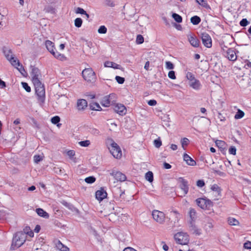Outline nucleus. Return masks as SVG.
I'll use <instances>...</instances> for the list:
<instances>
[{
	"label": "nucleus",
	"instance_id": "nucleus-1",
	"mask_svg": "<svg viewBox=\"0 0 251 251\" xmlns=\"http://www.w3.org/2000/svg\"><path fill=\"white\" fill-rule=\"evenodd\" d=\"M105 144L114 157L117 159L121 157L122 153L121 148L112 138H108L106 140Z\"/></svg>",
	"mask_w": 251,
	"mask_h": 251
},
{
	"label": "nucleus",
	"instance_id": "nucleus-2",
	"mask_svg": "<svg viewBox=\"0 0 251 251\" xmlns=\"http://www.w3.org/2000/svg\"><path fill=\"white\" fill-rule=\"evenodd\" d=\"M26 235L23 231H19L15 233L12 239L11 250H15L22 246L25 242Z\"/></svg>",
	"mask_w": 251,
	"mask_h": 251
},
{
	"label": "nucleus",
	"instance_id": "nucleus-3",
	"mask_svg": "<svg viewBox=\"0 0 251 251\" xmlns=\"http://www.w3.org/2000/svg\"><path fill=\"white\" fill-rule=\"evenodd\" d=\"M35 89V93L38 96L40 104H43L45 100V89L44 85L40 80L33 82Z\"/></svg>",
	"mask_w": 251,
	"mask_h": 251
},
{
	"label": "nucleus",
	"instance_id": "nucleus-4",
	"mask_svg": "<svg viewBox=\"0 0 251 251\" xmlns=\"http://www.w3.org/2000/svg\"><path fill=\"white\" fill-rule=\"evenodd\" d=\"M82 75L83 78L89 83H94L97 79L96 75L91 68L83 70L82 72Z\"/></svg>",
	"mask_w": 251,
	"mask_h": 251
},
{
	"label": "nucleus",
	"instance_id": "nucleus-5",
	"mask_svg": "<svg viewBox=\"0 0 251 251\" xmlns=\"http://www.w3.org/2000/svg\"><path fill=\"white\" fill-rule=\"evenodd\" d=\"M196 201L197 204L202 209L209 210L213 205V202L206 197L198 198Z\"/></svg>",
	"mask_w": 251,
	"mask_h": 251
},
{
	"label": "nucleus",
	"instance_id": "nucleus-6",
	"mask_svg": "<svg viewBox=\"0 0 251 251\" xmlns=\"http://www.w3.org/2000/svg\"><path fill=\"white\" fill-rule=\"evenodd\" d=\"M176 242L180 245H187L189 241V235L187 233L179 232L174 235Z\"/></svg>",
	"mask_w": 251,
	"mask_h": 251
},
{
	"label": "nucleus",
	"instance_id": "nucleus-7",
	"mask_svg": "<svg viewBox=\"0 0 251 251\" xmlns=\"http://www.w3.org/2000/svg\"><path fill=\"white\" fill-rule=\"evenodd\" d=\"M116 95L114 93L110 94L104 96L101 101V104L104 107H108L110 104H113L116 101Z\"/></svg>",
	"mask_w": 251,
	"mask_h": 251
},
{
	"label": "nucleus",
	"instance_id": "nucleus-8",
	"mask_svg": "<svg viewBox=\"0 0 251 251\" xmlns=\"http://www.w3.org/2000/svg\"><path fill=\"white\" fill-rule=\"evenodd\" d=\"M153 219L160 224H163L165 221V214L161 211L154 210L152 212Z\"/></svg>",
	"mask_w": 251,
	"mask_h": 251
},
{
	"label": "nucleus",
	"instance_id": "nucleus-9",
	"mask_svg": "<svg viewBox=\"0 0 251 251\" xmlns=\"http://www.w3.org/2000/svg\"><path fill=\"white\" fill-rule=\"evenodd\" d=\"M201 38L202 44L205 47L210 48L212 47V39L210 36L207 33H202L201 34Z\"/></svg>",
	"mask_w": 251,
	"mask_h": 251
},
{
	"label": "nucleus",
	"instance_id": "nucleus-10",
	"mask_svg": "<svg viewBox=\"0 0 251 251\" xmlns=\"http://www.w3.org/2000/svg\"><path fill=\"white\" fill-rule=\"evenodd\" d=\"M30 67L31 69V75L32 82L39 81V76L41 75L40 70L37 67L32 65H30Z\"/></svg>",
	"mask_w": 251,
	"mask_h": 251
},
{
	"label": "nucleus",
	"instance_id": "nucleus-11",
	"mask_svg": "<svg viewBox=\"0 0 251 251\" xmlns=\"http://www.w3.org/2000/svg\"><path fill=\"white\" fill-rule=\"evenodd\" d=\"M224 55L231 61H235L237 59L236 52L232 48H228L227 50H224Z\"/></svg>",
	"mask_w": 251,
	"mask_h": 251
},
{
	"label": "nucleus",
	"instance_id": "nucleus-12",
	"mask_svg": "<svg viewBox=\"0 0 251 251\" xmlns=\"http://www.w3.org/2000/svg\"><path fill=\"white\" fill-rule=\"evenodd\" d=\"M110 176H113L117 181L121 182L125 181L126 179V176L124 174L119 171H112L110 173Z\"/></svg>",
	"mask_w": 251,
	"mask_h": 251
},
{
	"label": "nucleus",
	"instance_id": "nucleus-13",
	"mask_svg": "<svg viewBox=\"0 0 251 251\" xmlns=\"http://www.w3.org/2000/svg\"><path fill=\"white\" fill-rule=\"evenodd\" d=\"M114 111L120 115H125L126 113V108L125 106L121 103H117L113 108Z\"/></svg>",
	"mask_w": 251,
	"mask_h": 251
},
{
	"label": "nucleus",
	"instance_id": "nucleus-14",
	"mask_svg": "<svg viewBox=\"0 0 251 251\" xmlns=\"http://www.w3.org/2000/svg\"><path fill=\"white\" fill-rule=\"evenodd\" d=\"M96 198L100 201H102L106 198L107 193L103 188H100V190H97L95 193Z\"/></svg>",
	"mask_w": 251,
	"mask_h": 251
},
{
	"label": "nucleus",
	"instance_id": "nucleus-15",
	"mask_svg": "<svg viewBox=\"0 0 251 251\" xmlns=\"http://www.w3.org/2000/svg\"><path fill=\"white\" fill-rule=\"evenodd\" d=\"M189 230L192 234L196 235H200L201 234V229L198 228L192 221H190Z\"/></svg>",
	"mask_w": 251,
	"mask_h": 251
},
{
	"label": "nucleus",
	"instance_id": "nucleus-16",
	"mask_svg": "<svg viewBox=\"0 0 251 251\" xmlns=\"http://www.w3.org/2000/svg\"><path fill=\"white\" fill-rule=\"evenodd\" d=\"M188 39L190 44L194 47L198 48L200 46V41L195 35H188Z\"/></svg>",
	"mask_w": 251,
	"mask_h": 251
},
{
	"label": "nucleus",
	"instance_id": "nucleus-17",
	"mask_svg": "<svg viewBox=\"0 0 251 251\" xmlns=\"http://www.w3.org/2000/svg\"><path fill=\"white\" fill-rule=\"evenodd\" d=\"M88 103L84 99H79L77 101L76 107L78 111H83L87 107Z\"/></svg>",
	"mask_w": 251,
	"mask_h": 251
},
{
	"label": "nucleus",
	"instance_id": "nucleus-18",
	"mask_svg": "<svg viewBox=\"0 0 251 251\" xmlns=\"http://www.w3.org/2000/svg\"><path fill=\"white\" fill-rule=\"evenodd\" d=\"M215 144L218 148L220 150L221 152L223 154H225L226 151V142L222 140H217L215 142Z\"/></svg>",
	"mask_w": 251,
	"mask_h": 251
},
{
	"label": "nucleus",
	"instance_id": "nucleus-19",
	"mask_svg": "<svg viewBox=\"0 0 251 251\" xmlns=\"http://www.w3.org/2000/svg\"><path fill=\"white\" fill-rule=\"evenodd\" d=\"M45 45L48 51L53 55H55V52L54 51L55 48L54 47V43L50 40H47L45 42Z\"/></svg>",
	"mask_w": 251,
	"mask_h": 251
},
{
	"label": "nucleus",
	"instance_id": "nucleus-20",
	"mask_svg": "<svg viewBox=\"0 0 251 251\" xmlns=\"http://www.w3.org/2000/svg\"><path fill=\"white\" fill-rule=\"evenodd\" d=\"M125 190H122L121 187H116L115 188L113 194L115 197L117 199H124L123 197L125 194Z\"/></svg>",
	"mask_w": 251,
	"mask_h": 251
},
{
	"label": "nucleus",
	"instance_id": "nucleus-21",
	"mask_svg": "<svg viewBox=\"0 0 251 251\" xmlns=\"http://www.w3.org/2000/svg\"><path fill=\"white\" fill-rule=\"evenodd\" d=\"M183 159L188 165L194 166L196 165V162L186 153L183 154Z\"/></svg>",
	"mask_w": 251,
	"mask_h": 251
},
{
	"label": "nucleus",
	"instance_id": "nucleus-22",
	"mask_svg": "<svg viewBox=\"0 0 251 251\" xmlns=\"http://www.w3.org/2000/svg\"><path fill=\"white\" fill-rule=\"evenodd\" d=\"M180 188L183 191L184 194L186 195L188 193L189 191V187L188 181L184 179H182L180 185Z\"/></svg>",
	"mask_w": 251,
	"mask_h": 251
},
{
	"label": "nucleus",
	"instance_id": "nucleus-23",
	"mask_svg": "<svg viewBox=\"0 0 251 251\" xmlns=\"http://www.w3.org/2000/svg\"><path fill=\"white\" fill-rule=\"evenodd\" d=\"M189 85L194 89L199 90L201 89V85L198 79H195L193 81L190 82Z\"/></svg>",
	"mask_w": 251,
	"mask_h": 251
},
{
	"label": "nucleus",
	"instance_id": "nucleus-24",
	"mask_svg": "<svg viewBox=\"0 0 251 251\" xmlns=\"http://www.w3.org/2000/svg\"><path fill=\"white\" fill-rule=\"evenodd\" d=\"M104 66L105 67H110L116 69H121V65L117 64L113 62L107 61L105 62Z\"/></svg>",
	"mask_w": 251,
	"mask_h": 251
},
{
	"label": "nucleus",
	"instance_id": "nucleus-25",
	"mask_svg": "<svg viewBox=\"0 0 251 251\" xmlns=\"http://www.w3.org/2000/svg\"><path fill=\"white\" fill-rule=\"evenodd\" d=\"M36 212L37 214L40 217L46 219H48L49 218V214L42 208H36Z\"/></svg>",
	"mask_w": 251,
	"mask_h": 251
},
{
	"label": "nucleus",
	"instance_id": "nucleus-26",
	"mask_svg": "<svg viewBox=\"0 0 251 251\" xmlns=\"http://www.w3.org/2000/svg\"><path fill=\"white\" fill-rule=\"evenodd\" d=\"M152 86L153 87V90L156 91H158L161 89L162 83L160 81H153L151 83Z\"/></svg>",
	"mask_w": 251,
	"mask_h": 251
},
{
	"label": "nucleus",
	"instance_id": "nucleus-27",
	"mask_svg": "<svg viewBox=\"0 0 251 251\" xmlns=\"http://www.w3.org/2000/svg\"><path fill=\"white\" fill-rule=\"evenodd\" d=\"M9 61L11 65L15 68L17 66H20V65H21V63L19 60L17 58L13 56V55H11L10 59Z\"/></svg>",
	"mask_w": 251,
	"mask_h": 251
},
{
	"label": "nucleus",
	"instance_id": "nucleus-28",
	"mask_svg": "<svg viewBox=\"0 0 251 251\" xmlns=\"http://www.w3.org/2000/svg\"><path fill=\"white\" fill-rule=\"evenodd\" d=\"M191 23L194 25H198L201 22V18L198 16H194L190 19Z\"/></svg>",
	"mask_w": 251,
	"mask_h": 251
},
{
	"label": "nucleus",
	"instance_id": "nucleus-29",
	"mask_svg": "<svg viewBox=\"0 0 251 251\" xmlns=\"http://www.w3.org/2000/svg\"><path fill=\"white\" fill-rule=\"evenodd\" d=\"M90 109L92 110L101 111L102 110L99 104L97 102H94L90 104Z\"/></svg>",
	"mask_w": 251,
	"mask_h": 251
},
{
	"label": "nucleus",
	"instance_id": "nucleus-30",
	"mask_svg": "<svg viewBox=\"0 0 251 251\" xmlns=\"http://www.w3.org/2000/svg\"><path fill=\"white\" fill-rule=\"evenodd\" d=\"M196 211L194 208H191L189 210V214L191 218V221L194 222L196 219Z\"/></svg>",
	"mask_w": 251,
	"mask_h": 251
},
{
	"label": "nucleus",
	"instance_id": "nucleus-31",
	"mask_svg": "<svg viewBox=\"0 0 251 251\" xmlns=\"http://www.w3.org/2000/svg\"><path fill=\"white\" fill-rule=\"evenodd\" d=\"M44 11L46 13H50L51 14H54L55 13V9L51 5H46Z\"/></svg>",
	"mask_w": 251,
	"mask_h": 251
},
{
	"label": "nucleus",
	"instance_id": "nucleus-32",
	"mask_svg": "<svg viewBox=\"0 0 251 251\" xmlns=\"http://www.w3.org/2000/svg\"><path fill=\"white\" fill-rule=\"evenodd\" d=\"M3 52L6 59L8 60H9L10 59V56L11 55H10V54L12 53L11 50L4 47L3 48Z\"/></svg>",
	"mask_w": 251,
	"mask_h": 251
},
{
	"label": "nucleus",
	"instance_id": "nucleus-33",
	"mask_svg": "<svg viewBox=\"0 0 251 251\" xmlns=\"http://www.w3.org/2000/svg\"><path fill=\"white\" fill-rule=\"evenodd\" d=\"M145 178L149 182H152L153 180V173L151 171H148L145 174Z\"/></svg>",
	"mask_w": 251,
	"mask_h": 251
},
{
	"label": "nucleus",
	"instance_id": "nucleus-34",
	"mask_svg": "<svg viewBox=\"0 0 251 251\" xmlns=\"http://www.w3.org/2000/svg\"><path fill=\"white\" fill-rule=\"evenodd\" d=\"M196 2H198L200 5L206 9H211L209 5L207 3L205 0H196Z\"/></svg>",
	"mask_w": 251,
	"mask_h": 251
},
{
	"label": "nucleus",
	"instance_id": "nucleus-35",
	"mask_svg": "<svg viewBox=\"0 0 251 251\" xmlns=\"http://www.w3.org/2000/svg\"><path fill=\"white\" fill-rule=\"evenodd\" d=\"M172 17L174 19V20L178 23H180L182 21V17L176 13H173Z\"/></svg>",
	"mask_w": 251,
	"mask_h": 251
},
{
	"label": "nucleus",
	"instance_id": "nucleus-36",
	"mask_svg": "<svg viewBox=\"0 0 251 251\" xmlns=\"http://www.w3.org/2000/svg\"><path fill=\"white\" fill-rule=\"evenodd\" d=\"M60 121V118L58 116H55L51 118V122L54 125H57L59 126L61 124H58Z\"/></svg>",
	"mask_w": 251,
	"mask_h": 251
},
{
	"label": "nucleus",
	"instance_id": "nucleus-37",
	"mask_svg": "<svg viewBox=\"0 0 251 251\" xmlns=\"http://www.w3.org/2000/svg\"><path fill=\"white\" fill-rule=\"evenodd\" d=\"M228 223L231 226H237L239 224V221L234 218L229 217L228 219Z\"/></svg>",
	"mask_w": 251,
	"mask_h": 251
},
{
	"label": "nucleus",
	"instance_id": "nucleus-38",
	"mask_svg": "<svg viewBox=\"0 0 251 251\" xmlns=\"http://www.w3.org/2000/svg\"><path fill=\"white\" fill-rule=\"evenodd\" d=\"M244 115H245V113L242 110H241L240 109H238L236 113L235 114V115L234 116V118L235 119H241L244 117Z\"/></svg>",
	"mask_w": 251,
	"mask_h": 251
},
{
	"label": "nucleus",
	"instance_id": "nucleus-39",
	"mask_svg": "<svg viewBox=\"0 0 251 251\" xmlns=\"http://www.w3.org/2000/svg\"><path fill=\"white\" fill-rule=\"evenodd\" d=\"M211 189L212 191L216 192L218 194V195H220V193L221 192V188L217 184H213L211 186Z\"/></svg>",
	"mask_w": 251,
	"mask_h": 251
},
{
	"label": "nucleus",
	"instance_id": "nucleus-40",
	"mask_svg": "<svg viewBox=\"0 0 251 251\" xmlns=\"http://www.w3.org/2000/svg\"><path fill=\"white\" fill-rule=\"evenodd\" d=\"M96 179L94 176H90L85 178V181L88 184H92L95 182Z\"/></svg>",
	"mask_w": 251,
	"mask_h": 251
},
{
	"label": "nucleus",
	"instance_id": "nucleus-41",
	"mask_svg": "<svg viewBox=\"0 0 251 251\" xmlns=\"http://www.w3.org/2000/svg\"><path fill=\"white\" fill-rule=\"evenodd\" d=\"M189 140L187 138H183L181 140V143L182 147L185 150V146H188L189 143Z\"/></svg>",
	"mask_w": 251,
	"mask_h": 251
},
{
	"label": "nucleus",
	"instance_id": "nucleus-42",
	"mask_svg": "<svg viewBox=\"0 0 251 251\" xmlns=\"http://www.w3.org/2000/svg\"><path fill=\"white\" fill-rule=\"evenodd\" d=\"M82 24V20L80 18H77L75 20V25L76 27H80L81 26Z\"/></svg>",
	"mask_w": 251,
	"mask_h": 251
},
{
	"label": "nucleus",
	"instance_id": "nucleus-43",
	"mask_svg": "<svg viewBox=\"0 0 251 251\" xmlns=\"http://www.w3.org/2000/svg\"><path fill=\"white\" fill-rule=\"evenodd\" d=\"M21 84L22 85L23 88L27 92H31V88L28 85V83L25 82H22Z\"/></svg>",
	"mask_w": 251,
	"mask_h": 251
},
{
	"label": "nucleus",
	"instance_id": "nucleus-44",
	"mask_svg": "<svg viewBox=\"0 0 251 251\" xmlns=\"http://www.w3.org/2000/svg\"><path fill=\"white\" fill-rule=\"evenodd\" d=\"M78 144L81 147H87L90 145V141L87 140L81 141L78 142Z\"/></svg>",
	"mask_w": 251,
	"mask_h": 251
},
{
	"label": "nucleus",
	"instance_id": "nucleus-45",
	"mask_svg": "<svg viewBox=\"0 0 251 251\" xmlns=\"http://www.w3.org/2000/svg\"><path fill=\"white\" fill-rule=\"evenodd\" d=\"M186 77L190 81V82L193 81L196 79L195 75L191 72H188L187 73Z\"/></svg>",
	"mask_w": 251,
	"mask_h": 251
},
{
	"label": "nucleus",
	"instance_id": "nucleus-46",
	"mask_svg": "<svg viewBox=\"0 0 251 251\" xmlns=\"http://www.w3.org/2000/svg\"><path fill=\"white\" fill-rule=\"evenodd\" d=\"M144 41V37L142 35L139 34L137 36L136 42L137 44H142Z\"/></svg>",
	"mask_w": 251,
	"mask_h": 251
},
{
	"label": "nucleus",
	"instance_id": "nucleus-47",
	"mask_svg": "<svg viewBox=\"0 0 251 251\" xmlns=\"http://www.w3.org/2000/svg\"><path fill=\"white\" fill-rule=\"evenodd\" d=\"M155 147L157 148H159L162 145V141L160 138H158L153 141Z\"/></svg>",
	"mask_w": 251,
	"mask_h": 251
},
{
	"label": "nucleus",
	"instance_id": "nucleus-48",
	"mask_svg": "<svg viewBox=\"0 0 251 251\" xmlns=\"http://www.w3.org/2000/svg\"><path fill=\"white\" fill-rule=\"evenodd\" d=\"M98 32L100 34H105L107 32V28L104 25H101L98 29Z\"/></svg>",
	"mask_w": 251,
	"mask_h": 251
},
{
	"label": "nucleus",
	"instance_id": "nucleus-49",
	"mask_svg": "<svg viewBox=\"0 0 251 251\" xmlns=\"http://www.w3.org/2000/svg\"><path fill=\"white\" fill-rule=\"evenodd\" d=\"M115 79L117 81V82L120 84H123L125 81V79L124 77L118 75H117L115 77Z\"/></svg>",
	"mask_w": 251,
	"mask_h": 251
},
{
	"label": "nucleus",
	"instance_id": "nucleus-50",
	"mask_svg": "<svg viewBox=\"0 0 251 251\" xmlns=\"http://www.w3.org/2000/svg\"><path fill=\"white\" fill-rule=\"evenodd\" d=\"M104 3L106 6H110L111 7H114L115 5L114 2L113 0H105Z\"/></svg>",
	"mask_w": 251,
	"mask_h": 251
},
{
	"label": "nucleus",
	"instance_id": "nucleus-51",
	"mask_svg": "<svg viewBox=\"0 0 251 251\" xmlns=\"http://www.w3.org/2000/svg\"><path fill=\"white\" fill-rule=\"evenodd\" d=\"M240 25L241 26H247V25H248L249 24V22L247 20V19L246 18H244V19H242L240 22Z\"/></svg>",
	"mask_w": 251,
	"mask_h": 251
},
{
	"label": "nucleus",
	"instance_id": "nucleus-52",
	"mask_svg": "<svg viewBox=\"0 0 251 251\" xmlns=\"http://www.w3.org/2000/svg\"><path fill=\"white\" fill-rule=\"evenodd\" d=\"M33 159L35 163H38L43 160V158L40 155H35L33 157Z\"/></svg>",
	"mask_w": 251,
	"mask_h": 251
},
{
	"label": "nucleus",
	"instance_id": "nucleus-53",
	"mask_svg": "<svg viewBox=\"0 0 251 251\" xmlns=\"http://www.w3.org/2000/svg\"><path fill=\"white\" fill-rule=\"evenodd\" d=\"M174 65L171 61L166 62V67L169 70H172L174 68Z\"/></svg>",
	"mask_w": 251,
	"mask_h": 251
},
{
	"label": "nucleus",
	"instance_id": "nucleus-54",
	"mask_svg": "<svg viewBox=\"0 0 251 251\" xmlns=\"http://www.w3.org/2000/svg\"><path fill=\"white\" fill-rule=\"evenodd\" d=\"M168 77L172 79H175L176 78L175 72L174 71H170L168 73Z\"/></svg>",
	"mask_w": 251,
	"mask_h": 251
},
{
	"label": "nucleus",
	"instance_id": "nucleus-55",
	"mask_svg": "<svg viewBox=\"0 0 251 251\" xmlns=\"http://www.w3.org/2000/svg\"><path fill=\"white\" fill-rule=\"evenodd\" d=\"M205 185V182L203 179H199L197 181V186L199 187H202Z\"/></svg>",
	"mask_w": 251,
	"mask_h": 251
},
{
	"label": "nucleus",
	"instance_id": "nucleus-56",
	"mask_svg": "<svg viewBox=\"0 0 251 251\" xmlns=\"http://www.w3.org/2000/svg\"><path fill=\"white\" fill-rule=\"evenodd\" d=\"M229 153L230 154L235 155L236 153V149L234 146H231L229 149Z\"/></svg>",
	"mask_w": 251,
	"mask_h": 251
},
{
	"label": "nucleus",
	"instance_id": "nucleus-57",
	"mask_svg": "<svg viewBox=\"0 0 251 251\" xmlns=\"http://www.w3.org/2000/svg\"><path fill=\"white\" fill-rule=\"evenodd\" d=\"M16 69H17V70L23 75H24V74L23 73V72H25L26 74H27V73L25 72L23 66L22 65V64H21V65H20V66H17V67H16Z\"/></svg>",
	"mask_w": 251,
	"mask_h": 251
},
{
	"label": "nucleus",
	"instance_id": "nucleus-58",
	"mask_svg": "<svg viewBox=\"0 0 251 251\" xmlns=\"http://www.w3.org/2000/svg\"><path fill=\"white\" fill-rule=\"evenodd\" d=\"M67 154L71 159H73V157L75 155V151L74 150H69L67 151Z\"/></svg>",
	"mask_w": 251,
	"mask_h": 251
},
{
	"label": "nucleus",
	"instance_id": "nucleus-59",
	"mask_svg": "<svg viewBox=\"0 0 251 251\" xmlns=\"http://www.w3.org/2000/svg\"><path fill=\"white\" fill-rule=\"evenodd\" d=\"M75 12L77 14H80L82 15L86 14V11H85L83 8L81 7H77L75 10Z\"/></svg>",
	"mask_w": 251,
	"mask_h": 251
},
{
	"label": "nucleus",
	"instance_id": "nucleus-60",
	"mask_svg": "<svg viewBox=\"0 0 251 251\" xmlns=\"http://www.w3.org/2000/svg\"><path fill=\"white\" fill-rule=\"evenodd\" d=\"M244 248L246 249H251V242L248 241L244 244Z\"/></svg>",
	"mask_w": 251,
	"mask_h": 251
},
{
	"label": "nucleus",
	"instance_id": "nucleus-61",
	"mask_svg": "<svg viewBox=\"0 0 251 251\" xmlns=\"http://www.w3.org/2000/svg\"><path fill=\"white\" fill-rule=\"evenodd\" d=\"M55 58L62 60V58H64L65 56L63 54H61L57 51L55 52V55H53Z\"/></svg>",
	"mask_w": 251,
	"mask_h": 251
},
{
	"label": "nucleus",
	"instance_id": "nucleus-62",
	"mask_svg": "<svg viewBox=\"0 0 251 251\" xmlns=\"http://www.w3.org/2000/svg\"><path fill=\"white\" fill-rule=\"evenodd\" d=\"M63 246L64 245L59 240L57 241V242L56 244V246L58 249L60 250H61Z\"/></svg>",
	"mask_w": 251,
	"mask_h": 251
},
{
	"label": "nucleus",
	"instance_id": "nucleus-63",
	"mask_svg": "<svg viewBox=\"0 0 251 251\" xmlns=\"http://www.w3.org/2000/svg\"><path fill=\"white\" fill-rule=\"evenodd\" d=\"M156 103L157 101L155 100H151L148 101V104L150 106H154Z\"/></svg>",
	"mask_w": 251,
	"mask_h": 251
},
{
	"label": "nucleus",
	"instance_id": "nucleus-64",
	"mask_svg": "<svg viewBox=\"0 0 251 251\" xmlns=\"http://www.w3.org/2000/svg\"><path fill=\"white\" fill-rule=\"evenodd\" d=\"M123 251H137L131 247H126L124 249Z\"/></svg>",
	"mask_w": 251,
	"mask_h": 251
}]
</instances>
